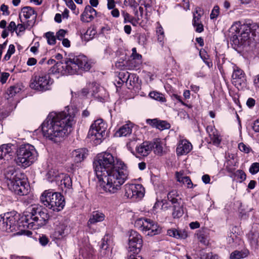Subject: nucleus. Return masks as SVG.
<instances>
[{
	"label": "nucleus",
	"mask_w": 259,
	"mask_h": 259,
	"mask_svg": "<svg viewBox=\"0 0 259 259\" xmlns=\"http://www.w3.org/2000/svg\"><path fill=\"white\" fill-rule=\"evenodd\" d=\"M93 166L99 186L107 193H117L127 179L126 165L110 153L98 154L94 159Z\"/></svg>",
	"instance_id": "f257e3e1"
},
{
	"label": "nucleus",
	"mask_w": 259,
	"mask_h": 259,
	"mask_svg": "<svg viewBox=\"0 0 259 259\" xmlns=\"http://www.w3.org/2000/svg\"><path fill=\"white\" fill-rule=\"evenodd\" d=\"M75 115L74 110L68 107L63 111L50 113L41 125L43 136L55 143L60 142L71 132Z\"/></svg>",
	"instance_id": "f03ea898"
},
{
	"label": "nucleus",
	"mask_w": 259,
	"mask_h": 259,
	"mask_svg": "<svg viewBox=\"0 0 259 259\" xmlns=\"http://www.w3.org/2000/svg\"><path fill=\"white\" fill-rule=\"evenodd\" d=\"M91 68L87 58L83 55L66 59L64 62H57L53 67L55 72L63 75L74 74L79 69L88 71Z\"/></svg>",
	"instance_id": "7ed1b4c3"
},
{
	"label": "nucleus",
	"mask_w": 259,
	"mask_h": 259,
	"mask_svg": "<svg viewBox=\"0 0 259 259\" xmlns=\"http://www.w3.org/2000/svg\"><path fill=\"white\" fill-rule=\"evenodd\" d=\"M0 229L7 232H14V235L29 236L31 232L25 230L23 224L20 223L19 215L14 212H7L0 215Z\"/></svg>",
	"instance_id": "20e7f679"
},
{
	"label": "nucleus",
	"mask_w": 259,
	"mask_h": 259,
	"mask_svg": "<svg viewBox=\"0 0 259 259\" xmlns=\"http://www.w3.org/2000/svg\"><path fill=\"white\" fill-rule=\"evenodd\" d=\"M28 214L20 218V223L27 229H38L46 224L48 214L42 210L40 206L33 204L29 208Z\"/></svg>",
	"instance_id": "39448f33"
},
{
	"label": "nucleus",
	"mask_w": 259,
	"mask_h": 259,
	"mask_svg": "<svg viewBox=\"0 0 259 259\" xmlns=\"http://www.w3.org/2000/svg\"><path fill=\"white\" fill-rule=\"evenodd\" d=\"M4 176L8 187L10 191L19 195H24L28 193V184L22 180L14 167L9 166L4 170Z\"/></svg>",
	"instance_id": "423d86ee"
},
{
	"label": "nucleus",
	"mask_w": 259,
	"mask_h": 259,
	"mask_svg": "<svg viewBox=\"0 0 259 259\" xmlns=\"http://www.w3.org/2000/svg\"><path fill=\"white\" fill-rule=\"evenodd\" d=\"M38 153L35 147L29 144L20 145L16 151L15 161L16 164L23 168H26L37 159Z\"/></svg>",
	"instance_id": "0eeeda50"
},
{
	"label": "nucleus",
	"mask_w": 259,
	"mask_h": 259,
	"mask_svg": "<svg viewBox=\"0 0 259 259\" xmlns=\"http://www.w3.org/2000/svg\"><path fill=\"white\" fill-rule=\"evenodd\" d=\"M250 29L247 24H241L240 22L234 23L229 30L231 40L235 45H245L250 38Z\"/></svg>",
	"instance_id": "6e6552de"
},
{
	"label": "nucleus",
	"mask_w": 259,
	"mask_h": 259,
	"mask_svg": "<svg viewBox=\"0 0 259 259\" xmlns=\"http://www.w3.org/2000/svg\"><path fill=\"white\" fill-rule=\"evenodd\" d=\"M40 200L44 205L54 211H59L65 205L63 196L51 190L45 191L40 197Z\"/></svg>",
	"instance_id": "1a4fd4ad"
},
{
	"label": "nucleus",
	"mask_w": 259,
	"mask_h": 259,
	"mask_svg": "<svg viewBox=\"0 0 259 259\" xmlns=\"http://www.w3.org/2000/svg\"><path fill=\"white\" fill-rule=\"evenodd\" d=\"M107 124L102 119H98L91 125L88 137L96 145L100 144L106 135Z\"/></svg>",
	"instance_id": "9d476101"
},
{
	"label": "nucleus",
	"mask_w": 259,
	"mask_h": 259,
	"mask_svg": "<svg viewBox=\"0 0 259 259\" xmlns=\"http://www.w3.org/2000/svg\"><path fill=\"white\" fill-rule=\"evenodd\" d=\"M53 82L49 74L34 75L30 80L29 86L37 91L45 92L51 89Z\"/></svg>",
	"instance_id": "9b49d317"
},
{
	"label": "nucleus",
	"mask_w": 259,
	"mask_h": 259,
	"mask_svg": "<svg viewBox=\"0 0 259 259\" xmlns=\"http://www.w3.org/2000/svg\"><path fill=\"white\" fill-rule=\"evenodd\" d=\"M134 226L146 235L152 236L158 234L160 232L157 224L153 221L147 218L137 219L135 222Z\"/></svg>",
	"instance_id": "f8f14e48"
},
{
	"label": "nucleus",
	"mask_w": 259,
	"mask_h": 259,
	"mask_svg": "<svg viewBox=\"0 0 259 259\" xmlns=\"http://www.w3.org/2000/svg\"><path fill=\"white\" fill-rule=\"evenodd\" d=\"M82 93L83 95L91 94L97 98L100 102H104L108 96V94L105 89L103 87H100L96 82L88 84L86 88L82 89Z\"/></svg>",
	"instance_id": "ddd939ff"
},
{
	"label": "nucleus",
	"mask_w": 259,
	"mask_h": 259,
	"mask_svg": "<svg viewBox=\"0 0 259 259\" xmlns=\"http://www.w3.org/2000/svg\"><path fill=\"white\" fill-rule=\"evenodd\" d=\"M124 196L134 200L141 199L145 194V189L141 184H126Z\"/></svg>",
	"instance_id": "4468645a"
},
{
	"label": "nucleus",
	"mask_w": 259,
	"mask_h": 259,
	"mask_svg": "<svg viewBox=\"0 0 259 259\" xmlns=\"http://www.w3.org/2000/svg\"><path fill=\"white\" fill-rule=\"evenodd\" d=\"M143 240L141 235L135 230L129 232L128 251L138 253L142 246Z\"/></svg>",
	"instance_id": "2eb2a0df"
},
{
	"label": "nucleus",
	"mask_w": 259,
	"mask_h": 259,
	"mask_svg": "<svg viewBox=\"0 0 259 259\" xmlns=\"http://www.w3.org/2000/svg\"><path fill=\"white\" fill-rule=\"evenodd\" d=\"M232 78V83L238 90H242L246 87L245 74L242 70L235 65L233 67Z\"/></svg>",
	"instance_id": "dca6fc26"
},
{
	"label": "nucleus",
	"mask_w": 259,
	"mask_h": 259,
	"mask_svg": "<svg viewBox=\"0 0 259 259\" xmlns=\"http://www.w3.org/2000/svg\"><path fill=\"white\" fill-rule=\"evenodd\" d=\"M105 217L104 213L101 212L99 211H93L88 222L89 231L92 234L95 233L97 231V227L95 226V224L98 222H102Z\"/></svg>",
	"instance_id": "f3484780"
},
{
	"label": "nucleus",
	"mask_w": 259,
	"mask_h": 259,
	"mask_svg": "<svg viewBox=\"0 0 259 259\" xmlns=\"http://www.w3.org/2000/svg\"><path fill=\"white\" fill-rule=\"evenodd\" d=\"M12 146L11 144H3L0 146V165L6 163L12 158L14 153Z\"/></svg>",
	"instance_id": "a211bd4d"
},
{
	"label": "nucleus",
	"mask_w": 259,
	"mask_h": 259,
	"mask_svg": "<svg viewBox=\"0 0 259 259\" xmlns=\"http://www.w3.org/2000/svg\"><path fill=\"white\" fill-rule=\"evenodd\" d=\"M37 14L34 10L30 7H25L21 9V13L19 14V18L21 19V22H22V17H23L25 19H32L28 21L31 24L35 22Z\"/></svg>",
	"instance_id": "6ab92c4d"
},
{
	"label": "nucleus",
	"mask_w": 259,
	"mask_h": 259,
	"mask_svg": "<svg viewBox=\"0 0 259 259\" xmlns=\"http://www.w3.org/2000/svg\"><path fill=\"white\" fill-rule=\"evenodd\" d=\"M192 149V145L187 140H182L178 143L176 152L178 156L186 155L189 153Z\"/></svg>",
	"instance_id": "aec40b11"
},
{
	"label": "nucleus",
	"mask_w": 259,
	"mask_h": 259,
	"mask_svg": "<svg viewBox=\"0 0 259 259\" xmlns=\"http://www.w3.org/2000/svg\"><path fill=\"white\" fill-rule=\"evenodd\" d=\"M152 150V144L148 141L144 142L136 147V153L141 156H147Z\"/></svg>",
	"instance_id": "412c9836"
},
{
	"label": "nucleus",
	"mask_w": 259,
	"mask_h": 259,
	"mask_svg": "<svg viewBox=\"0 0 259 259\" xmlns=\"http://www.w3.org/2000/svg\"><path fill=\"white\" fill-rule=\"evenodd\" d=\"M96 14V11L91 6L88 5L80 16V20L83 22H90L94 19Z\"/></svg>",
	"instance_id": "4be33fe9"
},
{
	"label": "nucleus",
	"mask_w": 259,
	"mask_h": 259,
	"mask_svg": "<svg viewBox=\"0 0 259 259\" xmlns=\"http://www.w3.org/2000/svg\"><path fill=\"white\" fill-rule=\"evenodd\" d=\"M69 233V228L64 223H60L56 227L54 235L57 239H62Z\"/></svg>",
	"instance_id": "5701e85b"
},
{
	"label": "nucleus",
	"mask_w": 259,
	"mask_h": 259,
	"mask_svg": "<svg viewBox=\"0 0 259 259\" xmlns=\"http://www.w3.org/2000/svg\"><path fill=\"white\" fill-rule=\"evenodd\" d=\"M207 131L212 143L215 146H219L222 141L220 133L215 128H213L212 127L208 128Z\"/></svg>",
	"instance_id": "b1692460"
},
{
	"label": "nucleus",
	"mask_w": 259,
	"mask_h": 259,
	"mask_svg": "<svg viewBox=\"0 0 259 259\" xmlns=\"http://www.w3.org/2000/svg\"><path fill=\"white\" fill-rule=\"evenodd\" d=\"M147 123L161 131L170 128V124L165 121L159 120L157 119H148Z\"/></svg>",
	"instance_id": "393cba45"
},
{
	"label": "nucleus",
	"mask_w": 259,
	"mask_h": 259,
	"mask_svg": "<svg viewBox=\"0 0 259 259\" xmlns=\"http://www.w3.org/2000/svg\"><path fill=\"white\" fill-rule=\"evenodd\" d=\"M176 177L178 182L182 183V184L185 185L187 188H192L193 187V184L188 176H186L184 175L182 171H177L176 172Z\"/></svg>",
	"instance_id": "a878e982"
},
{
	"label": "nucleus",
	"mask_w": 259,
	"mask_h": 259,
	"mask_svg": "<svg viewBox=\"0 0 259 259\" xmlns=\"http://www.w3.org/2000/svg\"><path fill=\"white\" fill-rule=\"evenodd\" d=\"M167 234L177 239H185L188 237L187 232L185 230H177L173 228L167 230Z\"/></svg>",
	"instance_id": "bb28decb"
},
{
	"label": "nucleus",
	"mask_w": 259,
	"mask_h": 259,
	"mask_svg": "<svg viewBox=\"0 0 259 259\" xmlns=\"http://www.w3.org/2000/svg\"><path fill=\"white\" fill-rule=\"evenodd\" d=\"M133 124L131 123H126L120 127L115 133L116 137H125L131 134L132 132Z\"/></svg>",
	"instance_id": "cd10ccee"
},
{
	"label": "nucleus",
	"mask_w": 259,
	"mask_h": 259,
	"mask_svg": "<svg viewBox=\"0 0 259 259\" xmlns=\"http://www.w3.org/2000/svg\"><path fill=\"white\" fill-rule=\"evenodd\" d=\"M88 155V150L85 149H78L72 152L74 160L76 162H80L82 161Z\"/></svg>",
	"instance_id": "c85d7f7f"
},
{
	"label": "nucleus",
	"mask_w": 259,
	"mask_h": 259,
	"mask_svg": "<svg viewBox=\"0 0 259 259\" xmlns=\"http://www.w3.org/2000/svg\"><path fill=\"white\" fill-rule=\"evenodd\" d=\"M152 144V149H153L154 152L157 155H162L163 152V147L164 145L163 142H162L159 139H154Z\"/></svg>",
	"instance_id": "c756f323"
},
{
	"label": "nucleus",
	"mask_w": 259,
	"mask_h": 259,
	"mask_svg": "<svg viewBox=\"0 0 259 259\" xmlns=\"http://www.w3.org/2000/svg\"><path fill=\"white\" fill-rule=\"evenodd\" d=\"M138 77L134 74H128L126 81V85L129 89L138 88Z\"/></svg>",
	"instance_id": "7c9ffc66"
},
{
	"label": "nucleus",
	"mask_w": 259,
	"mask_h": 259,
	"mask_svg": "<svg viewBox=\"0 0 259 259\" xmlns=\"http://www.w3.org/2000/svg\"><path fill=\"white\" fill-rule=\"evenodd\" d=\"M110 252L111 249L109 247V244L108 242V238L104 237L101 245V254L104 256L108 255Z\"/></svg>",
	"instance_id": "2f4dec72"
},
{
	"label": "nucleus",
	"mask_w": 259,
	"mask_h": 259,
	"mask_svg": "<svg viewBox=\"0 0 259 259\" xmlns=\"http://www.w3.org/2000/svg\"><path fill=\"white\" fill-rule=\"evenodd\" d=\"M167 198L172 204H179V201L181 199L176 190H172L168 193Z\"/></svg>",
	"instance_id": "473e14b6"
},
{
	"label": "nucleus",
	"mask_w": 259,
	"mask_h": 259,
	"mask_svg": "<svg viewBox=\"0 0 259 259\" xmlns=\"http://www.w3.org/2000/svg\"><path fill=\"white\" fill-rule=\"evenodd\" d=\"M21 90V89L19 85L11 86L8 89L7 94L9 98H12L19 93Z\"/></svg>",
	"instance_id": "72a5a7b5"
},
{
	"label": "nucleus",
	"mask_w": 259,
	"mask_h": 259,
	"mask_svg": "<svg viewBox=\"0 0 259 259\" xmlns=\"http://www.w3.org/2000/svg\"><path fill=\"white\" fill-rule=\"evenodd\" d=\"M149 96L152 99L161 102H166V99L163 94L156 91L151 92L149 93Z\"/></svg>",
	"instance_id": "f704fd0d"
},
{
	"label": "nucleus",
	"mask_w": 259,
	"mask_h": 259,
	"mask_svg": "<svg viewBox=\"0 0 259 259\" xmlns=\"http://www.w3.org/2000/svg\"><path fill=\"white\" fill-rule=\"evenodd\" d=\"M45 37L46 38L47 42L50 45H54L56 42V36L52 32H48L45 34Z\"/></svg>",
	"instance_id": "c9c22d12"
},
{
	"label": "nucleus",
	"mask_w": 259,
	"mask_h": 259,
	"mask_svg": "<svg viewBox=\"0 0 259 259\" xmlns=\"http://www.w3.org/2000/svg\"><path fill=\"white\" fill-rule=\"evenodd\" d=\"M60 185L62 186L63 185L65 188H70L72 186V180L70 177L67 175L63 176Z\"/></svg>",
	"instance_id": "e433bc0d"
},
{
	"label": "nucleus",
	"mask_w": 259,
	"mask_h": 259,
	"mask_svg": "<svg viewBox=\"0 0 259 259\" xmlns=\"http://www.w3.org/2000/svg\"><path fill=\"white\" fill-rule=\"evenodd\" d=\"M173 208L172 215L174 218H179L183 214V210L179 204H175Z\"/></svg>",
	"instance_id": "4c0bfd02"
},
{
	"label": "nucleus",
	"mask_w": 259,
	"mask_h": 259,
	"mask_svg": "<svg viewBox=\"0 0 259 259\" xmlns=\"http://www.w3.org/2000/svg\"><path fill=\"white\" fill-rule=\"evenodd\" d=\"M245 256V254L238 250H235L231 253L230 254V259H240Z\"/></svg>",
	"instance_id": "58836bf2"
},
{
	"label": "nucleus",
	"mask_w": 259,
	"mask_h": 259,
	"mask_svg": "<svg viewBox=\"0 0 259 259\" xmlns=\"http://www.w3.org/2000/svg\"><path fill=\"white\" fill-rule=\"evenodd\" d=\"M127 66L129 69H134L135 68L138 67L141 63H138V60H135L131 59L128 60L127 62Z\"/></svg>",
	"instance_id": "ea45409f"
},
{
	"label": "nucleus",
	"mask_w": 259,
	"mask_h": 259,
	"mask_svg": "<svg viewBox=\"0 0 259 259\" xmlns=\"http://www.w3.org/2000/svg\"><path fill=\"white\" fill-rule=\"evenodd\" d=\"M238 148L239 150L241 152H243L245 153H249L251 151V148L248 146L244 144L243 143H240L238 144Z\"/></svg>",
	"instance_id": "a19ab883"
},
{
	"label": "nucleus",
	"mask_w": 259,
	"mask_h": 259,
	"mask_svg": "<svg viewBox=\"0 0 259 259\" xmlns=\"http://www.w3.org/2000/svg\"><path fill=\"white\" fill-rule=\"evenodd\" d=\"M138 140H140V139L138 137H133L132 139L130 140L129 142L127 144V146L128 149L131 151V152L134 154V151L133 150V147L135 146L136 142Z\"/></svg>",
	"instance_id": "79ce46f5"
},
{
	"label": "nucleus",
	"mask_w": 259,
	"mask_h": 259,
	"mask_svg": "<svg viewBox=\"0 0 259 259\" xmlns=\"http://www.w3.org/2000/svg\"><path fill=\"white\" fill-rule=\"evenodd\" d=\"M220 14V8L218 6H214L210 15L211 19H216Z\"/></svg>",
	"instance_id": "37998d69"
},
{
	"label": "nucleus",
	"mask_w": 259,
	"mask_h": 259,
	"mask_svg": "<svg viewBox=\"0 0 259 259\" xmlns=\"http://www.w3.org/2000/svg\"><path fill=\"white\" fill-rule=\"evenodd\" d=\"M132 59L138 60V63H142V55L137 53L136 48L132 49V54L131 56Z\"/></svg>",
	"instance_id": "c03bdc74"
},
{
	"label": "nucleus",
	"mask_w": 259,
	"mask_h": 259,
	"mask_svg": "<svg viewBox=\"0 0 259 259\" xmlns=\"http://www.w3.org/2000/svg\"><path fill=\"white\" fill-rule=\"evenodd\" d=\"M66 5L70 9L74 14H75L76 15H77L79 13V10H76V6L74 2L72 0H69L68 1H66Z\"/></svg>",
	"instance_id": "a18cd8bd"
},
{
	"label": "nucleus",
	"mask_w": 259,
	"mask_h": 259,
	"mask_svg": "<svg viewBox=\"0 0 259 259\" xmlns=\"http://www.w3.org/2000/svg\"><path fill=\"white\" fill-rule=\"evenodd\" d=\"M121 15L124 18V23H126L127 22L132 23L134 17L131 16L127 12L123 11L121 12Z\"/></svg>",
	"instance_id": "49530a36"
},
{
	"label": "nucleus",
	"mask_w": 259,
	"mask_h": 259,
	"mask_svg": "<svg viewBox=\"0 0 259 259\" xmlns=\"http://www.w3.org/2000/svg\"><path fill=\"white\" fill-rule=\"evenodd\" d=\"M259 171V163L254 162L251 164L249 168V172L251 174H255Z\"/></svg>",
	"instance_id": "de8ad7c7"
},
{
	"label": "nucleus",
	"mask_w": 259,
	"mask_h": 259,
	"mask_svg": "<svg viewBox=\"0 0 259 259\" xmlns=\"http://www.w3.org/2000/svg\"><path fill=\"white\" fill-rule=\"evenodd\" d=\"M124 4L125 5L134 8H136L139 5L138 3L136 0H124Z\"/></svg>",
	"instance_id": "09e8293b"
},
{
	"label": "nucleus",
	"mask_w": 259,
	"mask_h": 259,
	"mask_svg": "<svg viewBox=\"0 0 259 259\" xmlns=\"http://www.w3.org/2000/svg\"><path fill=\"white\" fill-rule=\"evenodd\" d=\"M67 31L64 29H60L57 33H56V37L58 39L61 40L62 39L64 38V37L65 36L66 34L67 33Z\"/></svg>",
	"instance_id": "8fccbe9b"
},
{
	"label": "nucleus",
	"mask_w": 259,
	"mask_h": 259,
	"mask_svg": "<svg viewBox=\"0 0 259 259\" xmlns=\"http://www.w3.org/2000/svg\"><path fill=\"white\" fill-rule=\"evenodd\" d=\"M39 242L42 246H46L49 242V238L44 235L39 236Z\"/></svg>",
	"instance_id": "3c124183"
},
{
	"label": "nucleus",
	"mask_w": 259,
	"mask_h": 259,
	"mask_svg": "<svg viewBox=\"0 0 259 259\" xmlns=\"http://www.w3.org/2000/svg\"><path fill=\"white\" fill-rule=\"evenodd\" d=\"M201 259H210L212 256V252H206L204 251H201L200 254Z\"/></svg>",
	"instance_id": "603ef678"
},
{
	"label": "nucleus",
	"mask_w": 259,
	"mask_h": 259,
	"mask_svg": "<svg viewBox=\"0 0 259 259\" xmlns=\"http://www.w3.org/2000/svg\"><path fill=\"white\" fill-rule=\"evenodd\" d=\"M236 176L242 181L246 179V175L242 170H237L236 172Z\"/></svg>",
	"instance_id": "864d4df0"
},
{
	"label": "nucleus",
	"mask_w": 259,
	"mask_h": 259,
	"mask_svg": "<svg viewBox=\"0 0 259 259\" xmlns=\"http://www.w3.org/2000/svg\"><path fill=\"white\" fill-rule=\"evenodd\" d=\"M10 74L7 72H3L1 74L0 81L2 83H5L6 82Z\"/></svg>",
	"instance_id": "5fc2aeb1"
},
{
	"label": "nucleus",
	"mask_w": 259,
	"mask_h": 259,
	"mask_svg": "<svg viewBox=\"0 0 259 259\" xmlns=\"http://www.w3.org/2000/svg\"><path fill=\"white\" fill-rule=\"evenodd\" d=\"M199 55L203 61L207 60L208 59V56L206 51L204 50H200L199 52Z\"/></svg>",
	"instance_id": "6e6d98bb"
},
{
	"label": "nucleus",
	"mask_w": 259,
	"mask_h": 259,
	"mask_svg": "<svg viewBox=\"0 0 259 259\" xmlns=\"http://www.w3.org/2000/svg\"><path fill=\"white\" fill-rule=\"evenodd\" d=\"M200 14H198L197 15H196L195 14H194L193 20V25H196L199 23H201L200 21Z\"/></svg>",
	"instance_id": "4d7b16f0"
},
{
	"label": "nucleus",
	"mask_w": 259,
	"mask_h": 259,
	"mask_svg": "<svg viewBox=\"0 0 259 259\" xmlns=\"http://www.w3.org/2000/svg\"><path fill=\"white\" fill-rule=\"evenodd\" d=\"M193 26L195 28V31L196 32L200 33L203 31V26L201 23L194 25Z\"/></svg>",
	"instance_id": "13d9d810"
},
{
	"label": "nucleus",
	"mask_w": 259,
	"mask_h": 259,
	"mask_svg": "<svg viewBox=\"0 0 259 259\" xmlns=\"http://www.w3.org/2000/svg\"><path fill=\"white\" fill-rule=\"evenodd\" d=\"M8 29L9 31L12 32L14 31L17 29V26L15 23L13 21H11L8 27Z\"/></svg>",
	"instance_id": "bf43d9fd"
},
{
	"label": "nucleus",
	"mask_w": 259,
	"mask_h": 259,
	"mask_svg": "<svg viewBox=\"0 0 259 259\" xmlns=\"http://www.w3.org/2000/svg\"><path fill=\"white\" fill-rule=\"evenodd\" d=\"M115 7L114 0H107V8L109 10L113 9Z\"/></svg>",
	"instance_id": "052dcab7"
},
{
	"label": "nucleus",
	"mask_w": 259,
	"mask_h": 259,
	"mask_svg": "<svg viewBox=\"0 0 259 259\" xmlns=\"http://www.w3.org/2000/svg\"><path fill=\"white\" fill-rule=\"evenodd\" d=\"M252 128L254 132H259V119L254 121Z\"/></svg>",
	"instance_id": "680f3d73"
},
{
	"label": "nucleus",
	"mask_w": 259,
	"mask_h": 259,
	"mask_svg": "<svg viewBox=\"0 0 259 259\" xmlns=\"http://www.w3.org/2000/svg\"><path fill=\"white\" fill-rule=\"evenodd\" d=\"M36 62H37V61L35 58H30L28 59V60L27 62V64L28 66H33V65H35L36 63Z\"/></svg>",
	"instance_id": "e2e57ef3"
},
{
	"label": "nucleus",
	"mask_w": 259,
	"mask_h": 259,
	"mask_svg": "<svg viewBox=\"0 0 259 259\" xmlns=\"http://www.w3.org/2000/svg\"><path fill=\"white\" fill-rule=\"evenodd\" d=\"M202 180L205 184H208L210 182V177L208 175H204L202 177Z\"/></svg>",
	"instance_id": "0e129e2a"
},
{
	"label": "nucleus",
	"mask_w": 259,
	"mask_h": 259,
	"mask_svg": "<svg viewBox=\"0 0 259 259\" xmlns=\"http://www.w3.org/2000/svg\"><path fill=\"white\" fill-rule=\"evenodd\" d=\"M198 239L200 242L204 244H206L207 243V241L206 239L205 238L203 235L200 234L198 236Z\"/></svg>",
	"instance_id": "69168bd1"
},
{
	"label": "nucleus",
	"mask_w": 259,
	"mask_h": 259,
	"mask_svg": "<svg viewBox=\"0 0 259 259\" xmlns=\"http://www.w3.org/2000/svg\"><path fill=\"white\" fill-rule=\"evenodd\" d=\"M189 226H190V227L191 229H197V228H199L200 224L197 222H191Z\"/></svg>",
	"instance_id": "338daca9"
},
{
	"label": "nucleus",
	"mask_w": 259,
	"mask_h": 259,
	"mask_svg": "<svg viewBox=\"0 0 259 259\" xmlns=\"http://www.w3.org/2000/svg\"><path fill=\"white\" fill-rule=\"evenodd\" d=\"M246 104L248 107H252L255 104V100L252 98H249L247 101Z\"/></svg>",
	"instance_id": "774afa93"
}]
</instances>
